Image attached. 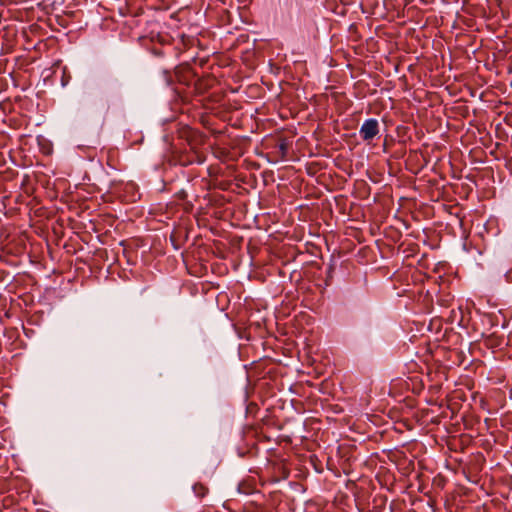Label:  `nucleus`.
I'll use <instances>...</instances> for the list:
<instances>
[{"mask_svg":"<svg viewBox=\"0 0 512 512\" xmlns=\"http://www.w3.org/2000/svg\"><path fill=\"white\" fill-rule=\"evenodd\" d=\"M379 133V123L376 119L370 118L363 122L359 134L362 140L369 142Z\"/></svg>","mask_w":512,"mask_h":512,"instance_id":"1","label":"nucleus"},{"mask_svg":"<svg viewBox=\"0 0 512 512\" xmlns=\"http://www.w3.org/2000/svg\"><path fill=\"white\" fill-rule=\"evenodd\" d=\"M193 491L198 497H204L207 494L208 489L202 484H195Z\"/></svg>","mask_w":512,"mask_h":512,"instance_id":"2","label":"nucleus"}]
</instances>
